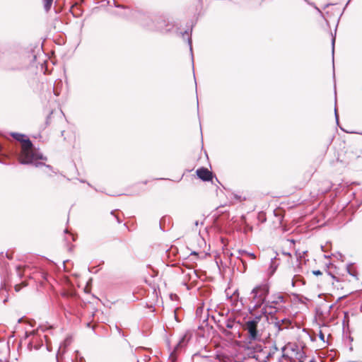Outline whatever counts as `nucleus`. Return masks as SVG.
<instances>
[{
  "mask_svg": "<svg viewBox=\"0 0 362 362\" xmlns=\"http://www.w3.org/2000/svg\"><path fill=\"white\" fill-rule=\"evenodd\" d=\"M305 345L303 342H288L283 348V356L292 362H305Z\"/></svg>",
  "mask_w": 362,
  "mask_h": 362,
  "instance_id": "obj_1",
  "label": "nucleus"
},
{
  "mask_svg": "<svg viewBox=\"0 0 362 362\" xmlns=\"http://www.w3.org/2000/svg\"><path fill=\"white\" fill-rule=\"evenodd\" d=\"M19 159L23 164H35L38 166L40 163L36 162L43 159V156L34 152L31 141L29 139H25L22 140L21 153Z\"/></svg>",
  "mask_w": 362,
  "mask_h": 362,
  "instance_id": "obj_2",
  "label": "nucleus"
},
{
  "mask_svg": "<svg viewBox=\"0 0 362 362\" xmlns=\"http://www.w3.org/2000/svg\"><path fill=\"white\" fill-rule=\"evenodd\" d=\"M269 293V285L267 282H263L253 288L250 292V299L255 308H259L265 303Z\"/></svg>",
  "mask_w": 362,
  "mask_h": 362,
  "instance_id": "obj_3",
  "label": "nucleus"
},
{
  "mask_svg": "<svg viewBox=\"0 0 362 362\" xmlns=\"http://www.w3.org/2000/svg\"><path fill=\"white\" fill-rule=\"evenodd\" d=\"M258 322L259 319L256 318L255 320L247 321L245 325V329L247 331L248 338L250 339L249 348H252V341H257L259 338L257 330Z\"/></svg>",
  "mask_w": 362,
  "mask_h": 362,
  "instance_id": "obj_4",
  "label": "nucleus"
},
{
  "mask_svg": "<svg viewBox=\"0 0 362 362\" xmlns=\"http://www.w3.org/2000/svg\"><path fill=\"white\" fill-rule=\"evenodd\" d=\"M288 298L281 293L273 294L267 303V306L276 310H280L286 303Z\"/></svg>",
  "mask_w": 362,
  "mask_h": 362,
  "instance_id": "obj_5",
  "label": "nucleus"
},
{
  "mask_svg": "<svg viewBox=\"0 0 362 362\" xmlns=\"http://www.w3.org/2000/svg\"><path fill=\"white\" fill-rule=\"evenodd\" d=\"M197 176L204 181H209L212 178L211 173L206 168H199L197 170Z\"/></svg>",
  "mask_w": 362,
  "mask_h": 362,
  "instance_id": "obj_6",
  "label": "nucleus"
},
{
  "mask_svg": "<svg viewBox=\"0 0 362 362\" xmlns=\"http://www.w3.org/2000/svg\"><path fill=\"white\" fill-rule=\"evenodd\" d=\"M64 352H65V347H62L61 346L59 349V351H58V353L57 355V362H63Z\"/></svg>",
  "mask_w": 362,
  "mask_h": 362,
  "instance_id": "obj_7",
  "label": "nucleus"
},
{
  "mask_svg": "<svg viewBox=\"0 0 362 362\" xmlns=\"http://www.w3.org/2000/svg\"><path fill=\"white\" fill-rule=\"evenodd\" d=\"M187 341H188V339H187V335L183 336L182 337V339L180 340V341L178 342L175 349H178L179 348H182V347L185 346L187 344Z\"/></svg>",
  "mask_w": 362,
  "mask_h": 362,
  "instance_id": "obj_8",
  "label": "nucleus"
},
{
  "mask_svg": "<svg viewBox=\"0 0 362 362\" xmlns=\"http://www.w3.org/2000/svg\"><path fill=\"white\" fill-rule=\"evenodd\" d=\"M53 0H43V5L45 10L48 12L52 5Z\"/></svg>",
  "mask_w": 362,
  "mask_h": 362,
  "instance_id": "obj_9",
  "label": "nucleus"
},
{
  "mask_svg": "<svg viewBox=\"0 0 362 362\" xmlns=\"http://www.w3.org/2000/svg\"><path fill=\"white\" fill-rule=\"evenodd\" d=\"M299 283H302L303 284L304 282L300 279L298 276H294L293 279L291 281V284L293 286H295L296 284H298Z\"/></svg>",
  "mask_w": 362,
  "mask_h": 362,
  "instance_id": "obj_10",
  "label": "nucleus"
},
{
  "mask_svg": "<svg viewBox=\"0 0 362 362\" xmlns=\"http://www.w3.org/2000/svg\"><path fill=\"white\" fill-rule=\"evenodd\" d=\"M24 286H26V284L24 283H22L21 284H16L15 286V291L16 292H18L22 288V287H24Z\"/></svg>",
  "mask_w": 362,
  "mask_h": 362,
  "instance_id": "obj_11",
  "label": "nucleus"
},
{
  "mask_svg": "<svg viewBox=\"0 0 362 362\" xmlns=\"http://www.w3.org/2000/svg\"><path fill=\"white\" fill-rule=\"evenodd\" d=\"M13 136L16 138L17 140H21V138L23 136V135L18 134H13Z\"/></svg>",
  "mask_w": 362,
  "mask_h": 362,
  "instance_id": "obj_12",
  "label": "nucleus"
},
{
  "mask_svg": "<svg viewBox=\"0 0 362 362\" xmlns=\"http://www.w3.org/2000/svg\"><path fill=\"white\" fill-rule=\"evenodd\" d=\"M313 274L315 276H319V275H322V273L320 270H314V271H313Z\"/></svg>",
  "mask_w": 362,
  "mask_h": 362,
  "instance_id": "obj_13",
  "label": "nucleus"
},
{
  "mask_svg": "<svg viewBox=\"0 0 362 362\" xmlns=\"http://www.w3.org/2000/svg\"><path fill=\"white\" fill-rule=\"evenodd\" d=\"M257 351H262V345L257 346V347L255 349Z\"/></svg>",
  "mask_w": 362,
  "mask_h": 362,
  "instance_id": "obj_14",
  "label": "nucleus"
},
{
  "mask_svg": "<svg viewBox=\"0 0 362 362\" xmlns=\"http://www.w3.org/2000/svg\"><path fill=\"white\" fill-rule=\"evenodd\" d=\"M194 224H195V226H198V224H199L198 221H196L194 222Z\"/></svg>",
  "mask_w": 362,
  "mask_h": 362,
  "instance_id": "obj_15",
  "label": "nucleus"
},
{
  "mask_svg": "<svg viewBox=\"0 0 362 362\" xmlns=\"http://www.w3.org/2000/svg\"><path fill=\"white\" fill-rule=\"evenodd\" d=\"M288 241H289L291 243L294 244V240H288Z\"/></svg>",
  "mask_w": 362,
  "mask_h": 362,
  "instance_id": "obj_16",
  "label": "nucleus"
},
{
  "mask_svg": "<svg viewBox=\"0 0 362 362\" xmlns=\"http://www.w3.org/2000/svg\"><path fill=\"white\" fill-rule=\"evenodd\" d=\"M335 115H336V117L337 118V110H335Z\"/></svg>",
  "mask_w": 362,
  "mask_h": 362,
  "instance_id": "obj_17",
  "label": "nucleus"
}]
</instances>
